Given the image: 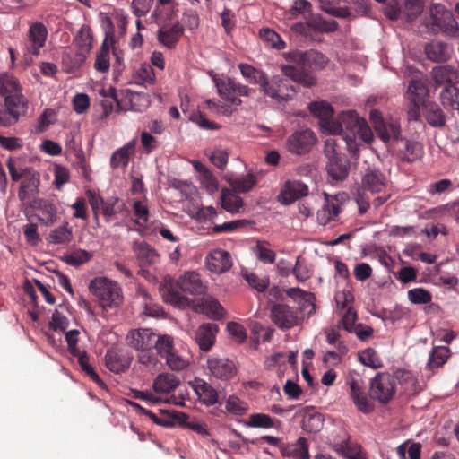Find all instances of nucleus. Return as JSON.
Returning <instances> with one entry per match:
<instances>
[{"label": "nucleus", "instance_id": "1", "mask_svg": "<svg viewBox=\"0 0 459 459\" xmlns=\"http://www.w3.org/2000/svg\"><path fill=\"white\" fill-rule=\"evenodd\" d=\"M16 79L0 74V95L4 97V105L0 107V126L9 127L15 125L27 111V100L20 92Z\"/></svg>", "mask_w": 459, "mask_h": 459}, {"label": "nucleus", "instance_id": "2", "mask_svg": "<svg viewBox=\"0 0 459 459\" xmlns=\"http://www.w3.org/2000/svg\"><path fill=\"white\" fill-rule=\"evenodd\" d=\"M345 134L344 139L349 150H351V142L357 136L365 143H370L373 140V133L367 121L359 117L355 110L342 111L333 120L329 134Z\"/></svg>", "mask_w": 459, "mask_h": 459}, {"label": "nucleus", "instance_id": "3", "mask_svg": "<svg viewBox=\"0 0 459 459\" xmlns=\"http://www.w3.org/2000/svg\"><path fill=\"white\" fill-rule=\"evenodd\" d=\"M179 290L170 286L163 294L166 302L178 306V307H186L190 306L191 301L183 294L201 295L205 291L199 273L195 272L186 273L178 280Z\"/></svg>", "mask_w": 459, "mask_h": 459}, {"label": "nucleus", "instance_id": "4", "mask_svg": "<svg viewBox=\"0 0 459 459\" xmlns=\"http://www.w3.org/2000/svg\"><path fill=\"white\" fill-rule=\"evenodd\" d=\"M324 154L327 159L325 169L333 181H343L350 173L351 162L337 140L328 138L325 141Z\"/></svg>", "mask_w": 459, "mask_h": 459}, {"label": "nucleus", "instance_id": "5", "mask_svg": "<svg viewBox=\"0 0 459 459\" xmlns=\"http://www.w3.org/2000/svg\"><path fill=\"white\" fill-rule=\"evenodd\" d=\"M89 290L100 299L104 309L118 307L124 300L118 283L106 277H97L91 281Z\"/></svg>", "mask_w": 459, "mask_h": 459}, {"label": "nucleus", "instance_id": "6", "mask_svg": "<svg viewBox=\"0 0 459 459\" xmlns=\"http://www.w3.org/2000/svg\"><path fill=\"white\" fill-rule=\"evenodd\" d=\"M429 27L433 34L442 32L446 36L455 37L458 30V23L451 11L446 9L441 4H433L430 6Z\"/></svg>", "mask_w": 459, "mask_h": 459}, {"label": "nucleus", "instance_id": "7", "mask_svg": "<svg viewBox=\"0 0 459 459\" xmlns=\"http://www.w3.org/2000/svg\"><path fill=\"white\" fill-rule=\"evenodd\" d=\"M270 318L282 331L290 330L303 322V316L299 314L298 309L283 303H276L271 307Z\"/></svg>", "mask_w": 459, "mask_h": 459}, {"label": "nucleus", "instance_id": "8", "mask_svg": "<svg viewBox=\"0 0 459 459\" xmlns=\"http://www.w3.org/2000/svg\"><path fill=\"white\" fill-rule=\"evenodd\" d=\"M395 394L394 381L387 372L377 373L370 381L369 396L381 404H387Z\"/></svg>", "mask_w": 459, "mask_h": 459}, {"label": "nucleus", "instance_id": "9", "mask_svg": "<svg viewBox=\"0 0 459 459\" xmlns=\"http://www.w3.org/2000/svg\"><path fill=\"white\" fill-rule=\"evenodd\" d=\"M316 142V136L310 129L296 131L287 139L288 151L293 154L308 153Z\"/></svg>", "mask_w": 459, "mask_h": 459}, {"label": "nucleus", "instance_id": "10", "mask_svg": "<svg viewBox=\"0 0 459 459\" xmlns=\"http://www.w3.org/2000/svg\"><path fill=\"white\" fill-rule=\"evenodd\" d=\"M265 89L267 91H263V94L275 100L279 103L291 100L293 93L296 92V88L290 85L288 80L280 75L273 76L271 82L268 80Z\"/></svg>", "mask_w": 459, "mask_h": 459}, {"label": "nucleus", "instance_id": "11", "mask_svg": "<svg viewBox=\"0 0 459 459\" xmlns=\"http://www.w3.org/2000/svg\"><path fill=\"white\" fill-rule=\"evenodd\" d=\"M188 385L195 391L199 401L206 406L221 404L225 398V395L221 398V393L202 378L195 377L188 382Z\"/></svg>", "mask_w": 459, "mask_h": 459}, {"label": "nucleus", "instance_id": "12", "mask_svg": "<svg viewBox=\"0 0 459 459\" xmlns=\"http://www.w3.org/2000/svg\"><path fill=\"white\" fill-rule=\"evenodd\" d=\"M393 148L399 160L404 162H414L420 160L424 154L423 145L417 141H411L402 137L394 144Z\"/></svg>", "mask_w": 459, "mask_h": 459}, {"label": "nucleus", "instance_id": "13", "mask_svg": "<svg viewBox=\"0 0 459 459\" xmlns=\"http://www.w3.org/2000/svg\"><path fill=\"white\" fill-rule=\"evenodd\" d=\"M296 65H282L281 70L283 75L291 81L311 88L316 84V78L304 67L302 62H296Z\"/></svg>", "mask_w": 459, "mask_h": 459}, {"label": "nucleus", "instance_id": "14", "mask_svg": "<svg viewBox=\"0 0 459 459\" xmlns=\"http://www.w3.org/2000/svg\"><path fill=\"white\" fill-rule=\"evenodd\" d=\"M156 333L150 328L130 331L126 335L128 344L136 351L152 350Z\"/></svg>", "mask_w": 459, "mask_h": 459}, {"label": "nucleus", "instance_id": "15", "mask_svg": "<svg viewBox=\"0 0 459 459\" xmlns=\"http://www.w3.org/2000/svg\"><path fill=\"white\" fill-rule=\"evenodd\" d=\"M308 195V186L299 180H288L278 199L284 205H290L298 199Z\"/></svg>", "mask_w": 459, "mask_h": 459}, {"label": "nucleus", "instance_id": "16", "mask_svg": "<svg viewBox=\"0 0 459 459\" xmlns=\"http://www.w3.org/2000/svg\"><path fill=\"white\" fill-rule=\"evenodd\" d=\"M424 53L431 62L445 63L452 57L454 49L452 46L446 42L432 40L425 44Z\"/></svg>", "mask_w": 459, "mask_h": 459}, {"label": "nucleus", "instance_id": "17", "mask_svg": "<svg viewBox=\"0 0 459 459\" xmlns=\"http://www.w3.org/2000/svg\"><path fill=\"white\" fill-rule=\"evenodd\" d=\"M48 37V30L42 22H35L30 25L28 32V43L26 45L29 53L38 56L40 48L44 47Z\"/></svg>", "mask_w": 459, "mask_h": 459}, {"label": "nucleus", "instance_id": "18", "mask_svg": "<svg viewBox=\"0 0 459 459\" xmlns=\"http://www.w3.org/2000/svg\"><path fill=\"white\" fill-rule=\"evenodd\" d=\"M211 374L221 380L230 379L236 373L233 361L225 358L212 357L207 360Z\"/></svg>", "mask_w": 459, "mask_h": 459}, {"label": "nucleus", "instance_id": "19", "mask_svg": "<svg viewBox=\"0 0 459 459\" xmlns=\"http://www.w3.org/2000/svg\"><path fill=\"white\" fill-rule=\"evenodd\" d=\"M184 33V26L177 22L173 24H165L157 31V39L168 48H174Z\"/></svg>", "mask_w": 459, "mask_h": 459}, {"label": "nucleus", "instance_id": "20", "mask_svg": "<svg viewBox=\"0 0 459 459\" xmlns=\"http://www.w3.org/2000/svg\"><path fill=\"white\" fill-rule=\"evenodd\" d=\"M310 113L318 117L322 129L329 134L332 124L333 123V108L326 101H314L308 106Z\"/></svg>", "mask_w": 459, "mask_h": 459}, {"label": "nucleus", "instance_id": "21", "mask_svg": "<svg viewBox=\"0 0 459 459\" xmlns=\"http://www.w3.org/2000/svg\"><path fill=\"white\" fill-rule=\"evenodd\" d=\"M23 180L18 190V197L21 201L26 200L29 194H38L40 184L39 173L31 168H23Z\"/></svg>", "mask_w": 459, "mask_h": 459}, {"label": "nucleus", "instance_id": "22", "mask_svg": "<svg viewBox=\"0 0 459 459\" xmlns=\"http://www.w3.org/2000/svg\"><path fill=\"white\" fill-rule=\"evenodd\" d=\"M386 186L385 175L375 168H368L361 178V188L372 194L380 193Z\"/></svg>", "mask_w": 459, "mask_h": 459}, {"label": "nucleus", "instance_id": "23", "mask_svg": "<svg viewBox=\"0 0 459 459\" xmlns=\"http://www.w3.org/2000/svg\"><path fill=\"white\" fill-rule=\"evenodd\" d=\"M219 326L213 323L202 324L195 332V342L203 351L212 349L215 342V336Z\"/></svg>", "mask_w": 459, "mask_h": 459}, {"label": "nucleus", "instance_id": "24", "mask_svg": "<svg viewBox=\"0 0 459 459\" xmlns=\"http://www.w3.org/2000/svg\"><path fill=\"white\" fill-rule=\"evenodd\" d=\"M307 28L316 33H333L339 29V24L335 20H327L319 13L313 12L305 15Z\"/></svg>", "mask_w": 459, "mask_h": 459}, {"label": "nucleus", "instance_id": "25", "mask_svg": "<svg viewBox=\"0 0 459 459\" xmlns=\"http://www.w3.org/2000/svg\"><path fill=\"white\" fill-rule=\"evenodd\" d=\"M132 249L141 267L150 266L159 260L157 251L145 241H134Z\"/></svg>", "mask_w": 459, "mask_h": 459}, {"label": "nucleus", "instance_id": "26", "mask_svg": "<svg viewBox=\"0 0 459 459\" xmlns=\"http://www.w3.org/2000/svg\"><path fill=\"white\" fill-rule=\"evenodd\" d=\"M325 204L317 211L316 219L320 225H326L330 221L334 220L341 212L340 205L336 196L330 195L324 192Z\"/></svg>", "mask_w": 459, "mask_h": 459}, {"label": "nucleus", "instance_id": "27", "mask_svg": "<svg viewBox=\"0 0 459 459\" xmlns=\"http://www.w3.org/2000/svg\"><path fill=\"white\" fill-rule=\"evenodd\" d=\"M206 264L211 272L220 274L229 271L232 262L228 251L216 249L207 257Z\"/></svg>", "mask_w": 459, "mask_h": 459}, {"label": "nucleus", "instance_id": "28", "mask_svg": "<svg viewBox=\"0 0 459 459\" xmlns=\"http://www.w3.org/2000/svg\"><path fill=\"white\" fill-rule=\"evenodd\" d=\"M280 451L284 457L295 459H310L307 440L300 437L295 443H287L280 446Z\"/></svg>", "mask_w": 459, "mask_h": 459}, {"label": "nucleus", "instance_id": "29", "mask_svg": "<svg viewBox=\"0 0 459 459\" xmlns=\"http://www.w3.org/2000/svg\"><path fill=\"white\" fill-rule=\"evenodd\" d=\"M375 131L385 143H388L392 141V146H394V144L403 137L401 135L400 124L394 120L385 122L378 121Z\"/></svg>", "mask_w": 459, "mask_h": 459}, {"label": "nucleus", "instance_id": "30", "mask_svg": "<svg viewBox=\"0 0 459 459\" xmlns=\"http://www.w3.org/2000/svg\"><path fill=\"white\" fill-rule=\"evenodd\" d=\"M212 80L217 87L218 93L221 97L230 102L232 105L239 106L242 100L235 96L236 80L230 77L219 79L214 74Z\"/></svg>", "mask_w": 459, "mask_h": 459}, {"label": "nucleus", "instance_id": "31", "mask_svg": "<svg viewBox=\"0 0 459 459\" xmlns=\"http://www.w3.org/2000/svg\"><path fill=\"white\" fill-rule=\"evenodd\" d=\"M239 71L241 75L245 78V80L250 84H258L260 87V91H266L265 89L268 77L267 74L261 69H257L255 66L247 64L240 63L238 65Z\"/></svg>", "mask_w": 459, "mask_h": 459}, {"label": "nucleus", "instance_id": "32", "mask_svg": "<svg viewBox=\"0 0 459 459\" xmlns=\"http://www.w3.org/2000/svg\"><path fill=\"white\" fill-rule=\"evenodd\" d=\"M30 207L39 211V220L46 226L53 224L57 219L56 207L48 200L34 199Z\"/></svg>", "mask_w": 459, "mask_h": 459}, {"label": "nucleus", "instance_id": "33", "mask_svg": "<svg viewBox=\"0 0 459 459\" xmlns=\"http://www.w3.org/2000/svg\"><path fill=\"white\" fill-rule=\"evenodd\" d=\"M106 366L113 373L125 372L130 366L131 358L119 354L115 350H108L105 355Z\"/></svg>", "mask_w": 459, "mask_h": 459}, {"label": "nucleus", "instance_id": "34", "mask_svg": "<svg viewBox=\"0 0 459 459\" xmlns=\"http://www.w3.org/2000/svg\"><path fill=\"white\" fill-rule=\"evenodd\" d=\"M136 140L133 139L121 148L116 150L110 157V167L117 169L122 167L126 168L129 162L130 154L134 152Z\"/></svg>", "mask_w": 459, "mask_h": 459}, {"label": "nucleus", "instance_id": "35", "mask_svg": "<svg viewBox=\"0 0 459 459\" xmlns=\"http://www.w3.org/2000/svg\"><path fill=\"white\" fill-rule=\"evenodd\" d=\"M425 118L432 127L442 128L446 126V117L441 108L433 101L424 105Z\"/></svg>", "mask_w": 459, "mask_h": 459}, {"label": "nucleus", "instance_id": "36", "mask_svg": "<svg viewBox=\"0 0 459 459\" xmlns=\"http://www.w3.org/2000/svg\"><path fill=\"white\" fill-rule=\"evenodd\" d=\"M290 60L295 62H302L305 64H315L320 67H323L327 63V58L320 52L316 50L309 51H295L288 55Z\"/></svg>", "mask_w": 459, "mask_h": 459}, {"label": "nucleus", "instance_id": "37", "mask_svg": "<svg viewBox=\"0 0 459 459\" xmlns=\"http://www.w3.org/2000/svg\"><path fill=\"white\" fill-rule=\"evenodd\" d=\"M180 384L178 377L171 373L160 374L153 381V389L156 393L169 394Z\"/></svg>", "mask_w": 459, "mask_h": 459}, {"label": "nucleus", "instance_id": "38", "mask_svg": "<svg viewBox=\"0 0 459 459\" xmlns=\"http://www.w3.org/2000/svg\"><path fill=\"white\" fill-rule=\"evenodd\" d=\"M451 351L448 347L436 346L433 347L429 354V360L426 364V369L434 370L442 367L450 357Z\"/></svg>", "mask_w": 459, "mask_h": 459}, {"label": "nucleus", "instance_id": "39", "mask_svg": "<svg viewBox=\"0 0 459 459\" xmlns=\"http://www.w3.org/2000/svg\"><path fill=\"white\" fill-rule=\"evenodd\" d=\"M93 35L89 25L83 24L76 33L74 43L78 52L88 54L92 48Z\"/></svg>", "mask_w": 459, "mask_h": 459}, {"label": "nucleus", "instance_id": "40", "mask_svg": "<svg viewBox=\"0 0 459 459\" xmlns=\"http://www.w3.org/2000/svg\"><path fill=\"white\" fill-rule=\"evenodd\" d=\"M431 77L437 85H451L456 78V71L450 65L435 66L431 71Z\"/></svg>", "mask_w": 459, "mask_h": 459}, {"label": "nucleus", "instance_id": "41", "mask_svg": "<svg viewBox=\"0 0 459 459\" xmlns=\"http://www.w3.org/2000/svg\"><path fill=\"white\" fill-rule=\"evenodd\" d=\"M221 207L225 211L235 214L243 206V200L231 190L223 188L221 195Z\"/></svg>", "mask_w": 459, "mask_h": 459}, {"label": "nucleus", "instance_id": "42", "mask_svg": "<svg viewBox=\"0 0 459 459\" xmlns=\"http://www.w3.org/2000/svg\"><path fill=\"white\" fill-rule=\"evenodd\" d=\"M408 100L424 103L429 96V89L421 80H411L407 91Z\"/></svg>", "mask_w": 459, "mask_h": 459}, {"label": "nucleus", "instance_id": "43", "mask_svg": "<svg viewBox=\"0 0 459 459\" xmlns=\"http://www.w3.org/2000/svg\"><path fill=\"white\" fill-rule=\"evenodd\" d=\"M134 82L137 85H152L155 82V74L152 65L143 63L133 75Z\"/></svg>", "mask_w": 459, "mask_h": 459}, {"label": "nucleus", "instance_id": "44", "mask_svg": "<svg viewBox=\"0 0 459 459\" xmlns=\"http://www.w3.org/2000/svg\"><path fill=\"white\" fill-rule=\"evenodd\" d=\"M72 238V228L69 227L68 222H65L50 232L48 240L52 244L60 245L69 243Z\"/></svg>", "mask_w": 459, "mask_h": 459}, {"label": "nucleus", "instance_id": "45", "mask_svg": "<svg viewBox=\"0 0 459 459\" xmlns=\"http://www.w3.org/2000/svg\"><path fill=\"white\" fill-rule=\"evenodd\" d=\"M200 306L202 312L212 319L218 320L223 316L224 309L220 302L214 299H203Z\"/></svg>", "mask_w": 459, "mask_h": 459}, {"label": "nucleus", "instance_id": "46", "mask_svg": "<svg viewBox=\"0 0 459 459\" xmlns=\"http://www.w3.org/2000/svg\"><path fill=\"white\" fill-rule=\"evenodd\" d=\"M324 421V416L320 412L306 414L302 420V429L309 433H317L323 429Z\"/></svg>", "mask_w": 459, "mask_h": 459}, {"label": "nucleus", "instance_id": "47", "mask_svg": "<svg viewBox=\"0 0 459 459\" xmlns=\"http://www.w3.org/2000/svg\"><path fill=\"white\" fill-rule=\"evenodd\" d=\"M259 36L268 48L281 50L286 46L281 36L269 28H262L259 31Z\"/></svg>", "mask_w": 459, "mask_h": 459}, {"label": "nucleus", "instance_id": "48", "mask_svg": "<svg viewBox=\"0 0 459 459\" xmlns=\"http://www.w3.org/2000/svg\"><path fill=\"white\" fill-rule=\"evenodd\" d=\"M267 241L257 240L253 252L256 258L264 264H273L275 262L276 254L273 249H270Z\"/></svg>", "mask_w": 459, "mask_h": 459}, {"label": "nucleus", "instance_id": "49", "mask_svg": "<svg viewBox=\"0 0 459 459\" xmlns=\"http://www.w3.org/2000/svg\"><path fill=\"white\" fill-rule=\"evenodd\" d=\"M154 342L156 343L153 345V349H155L156 354L162 358H166L174 351L173 338L169 335L156 333Z\"/></svg>", "mask_w": 459, "mask_h": 459}, {"label": "nucleus", "instance_id": "50", "mask_svg": "<svg viewBox=\"0 0 459 459\" xmlns=\"http://www.w3.org/2000/svg\"><path fill=\"white\" fill-rule=\"evenodd\" d=\"M82 370L86 373L100 387L106 388L107 385L103 380L99 377L93 367L90 364V358L85 351L82 355H80L78 359Z\"/></svg>", "mask_w": 459, "mask_h": 459}, {"label": "nucleus", "instance_id": "51", "mask_svg": "<svg viewBox=\"0 0 459 459\" xmlns=\"http://www.w3.org/2000/svg\"><path fill=\"white\" fill-rule=\"evenodd\" d=\"M256 184V178L253 174L237 178L230 181V186L234 191L239 193L248 192Z\"/></svg>", "mask_w": 459, "mask_h": 459}, {"label": "nucleus", "instance_id": "52", "mask_svg": "<svg viewBox=\"0 0 459 459\" xmlns=\"http://www.w3.org/2000/svg\"><path fill=\"white\" fill-rule=\"evenodd\" d=\"M359 360L367 367L372 368H379L382 367L379 357L373 348H368L359 352Z\"/></svg>", "mask_w": 459, "mask_h": 459}, {"label": "nucleus", "instance_id": "53", "mask_svg": "<svg viewBox=\"0 0 459 459\" xmlns=\"http://www.w3.org/2000/svg\"><path fill=\"white\" fill-rule=\"evenodd\" d=\"M92 258V254L84 250V249H77L73 253L65 255L63 257V261H65L67 264L73 266H79Z\"/></svg>", "mask_w": 459, "mask_h": 459}, {"label": "nucleus", "instance_id": "54", "mask_svg": "<svg viewBox=\"0 0 459 459\" xmlns=\"http://www.w3.org/2000/svg\"><path fill=\"white\" fill-rule=\"evenodd\" d=\"M246 426L253 428L270 429L274 427V421L267 414L253 413L249 416V421L246 422Z\"/></svg>", "mask_w": 459, "mask_h": 459}, {"label": "nucleus", "instance_id": "55", "mask_svg": "<svg viewBox=\"0 0 459 459\" xmlns=\"http://www.w3.org/2000/svg\"><path fill=\"white\" fill-rule=\"evenodd\" d=\"M316 297L312 292H307L301 299H299L298 305L299 314L304 313L307 316H311L316 312Z\"/></svg>", "mask_w": 459, "mask_h": 459}, {"label": "nucleus", "instance_id": "56", "mask_svg": "<svg viewBox=\"0 0 459 459\" xmlns=\"http://www.w3.org/2000/svg\"><path fill=\"white\" fill-rule=\"evenodd\" d=\"M150 419L153 420L154 423H156L159 426L170 428L175 425L174 420H178L179 421H182L183 420L187 419V415L183 412H178L176 411H173L169 418H160L156 414H154L152 411H151V414L148 416Z\"/></svg>", "mask_w": 459, "mask_h": 459}, {"label": "nucleus", "instance_id": "57", "mask_svg": "<svg viewBox=\"0 0 459 459\" xmlns=\"http://www.w3.org/2000/svg\"><path fill=\"white\" fill-rule=\"evenodd\" d=\"M430 292L423 288H415L408 291V299L412 304L423 305L431 301Z\"/></svg>", "mask_w": 459, "mask_h": 459}, {"label": "nucleus", "instance_id": "58", "mask_svg": "<svg viewBox=\"0 0 459 459\" xmlns=\"http://www.w3.org/2000/svg\"><path fill=\"white\" fill-rule=\"evenodd\" d=\"M129 101V110L135 112H143L149 107L150 104L148 95L139 92L132 93Z\"/></svg>", "mask_w": 459, "mask_h": 459}, {"label": "nucleus", "instance_id": "59", "mask_svg": "<svg viewBox=\"0 0 459 459\" xmlns=\"http://www.w3.org/2000/svg\"><path fill=\"white\" fill-rule=\"evenodd\" d=\"M251 224V221L247 220H235L227 221L222 224H217L212 227V232L219 234L221 232H231L238 228Z\"/></svg>", "mask_w": 459, "mask_h": 459}, {"label": "nucleus", "instance_id": "60", "mask_svg": "<svg viewBox=\"0 0 459 459\" xmlns=\"http://www.w3.org/2000/svg\"><path fill=\"white\" fill-rule=\"evenodd\" d=\"M226 411L230 414L241 416L246 412L247 407L237 395L232 394L226 401Z\"/></svg>", "mask_w": 459, "mask_h": 459}, {"label": "nucleus", "instance_id": "61", "mask_svg": "<svg viewBox=\"0 0 459 459\" xmlns=\"http://www.w3.org/2000/svg\"><path fill=\"white\" fill-rule=\"evenodd\" d=\"M320 9L325 13L341 19H350L352 17V13L347 6H333L331 2L325 4L324 6H320Z\"/></svg>", "mask_w": 459, "mask_h": 459}, {"label": "nucleus", "instance_id": "62", "mask_svg": "<svg viewBox=\"0 0 459 459\" xmlns=\"http://www.w3.org/2000/svg\"><path fill=\"white\" fill-rule=\"evenodd\" d=\"M189 120L196 124L200 128L206 130H217L220 125L209 121L200 111H195L189 116Z\"/></svg>", "mask_w": 459, "mask_h": 459}, {"label": "nucleus", "instance_id": "63", "mask_svg": "<svg viewBox=\"0 0 459 459\" xmlns=\"http://www.w3.org/2000/svg\"><path fill=\"white\" fill-rule=\"evenodd\" d=\"M54 185L57 190H60L70 178L69 170L65 167L58 164L54 167Z\"/></svg>", "mask_w": 459, "mask_h": 459}, {"label": "nucleus", "instance_id": "64", "mask_svg": "<svg viewBox=\"0 0 459 459\" xmlns=\"http://www.w3.org/2000/svg\"><path fill=\"white\" fill-rule=\"evenodd\" d=\"M69 325V321L65 316H64L57 309L54 311L51 316V321L49 322V327L54 331H65Z\"/></svg>", "mask_w": 459, "mask_h": 459}]
</instances>
